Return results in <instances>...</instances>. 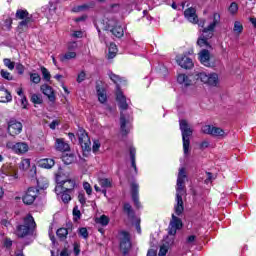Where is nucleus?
<instances>
[{
  "label": "nucleus",
  "instance_id": "obj_17",
  "mask_svg": "<svg viewBox=\"0 0 256 256\" xmlns=\"http://www.w3.org/2000/svg\"><path fill=\"white\" fill-rule=\"evenodd\" d=\"M73 189H75V180H65L62 185L55 188V191L56 193H59V190L71 192Z\"/></svg>",
  "mask_w": 256,
  "mask_h": 256
},
{
  "label": "nucleus",
  "instance_id": "obj_3",
  "mask_svg": "<svg viewBox=\"0 0 256 256\" xmlns=\"http://www.w3.org/2000/svg\"><path fill=\"white\" fill-rule=\"evenodd\" d=\"M185 179H187L185 168H180L176 184V205L174 206L175 214L178 217L183 214V211H185V207L183 206V195L186 193Z\"/></svg>",
  "mask_w": 256,
  "mask_h": 256
},
{
  "label": "nucleus",
  "instance_id": "obj_16",
  "mask_svg": "<svg viewBox=\"0 0 256 256\" xmlns=\"http://www.w3.org/2000/svg\"><path fill=\"white\" fill-rule=\"evenodd\" d=\"M175 243V238L174 237H169L167 236L166 239L164 240L163 245L160 247L159 250V256H165L167 255V251H169V248L171 245Z\"/></svg>",
  "mask_w": 256,
  "mask_h": 256
},
{
  "label": "nucleus",
  "instance_id": "obj_18",
  "mask_svg": "<svg viewBox=\"0 0 256 256\" xmlns=\"http://www.w3.org/2000/svg\"><path fill=\"white\" fill-rule=\"evenodd\" d=\"M55 149L56 151H60L61 153H65L67 151H70L71 147L67 142H65V139L63 138H56L55 140Z\"/></svg>",
  "mask_w": 256,
  "mask_h": 256
},
{
  "label": "nucleus",
  "instance_id": "obj_25",
  "mask_svg": "<svg viewBox=\"0 0 256 256\" xmlns=\"http://www.w3.org/2000/svg\"><path fill=\"white\" fill-rule=\"evenodd\" d=\"M69 231H71L70 228H59L56 231V235L60 239V241H65V239H67V236L69 235Z\"/></svg>",
  "mask_w": 256,
  "mask_h": 256
},
{
  "label": "nucleus",
  "instance_id": "obj_50",
  "mask_svg": "<svg viewBox=\"0 0 256 256\" xmlns=\"http://www.w3.org/2000/svg\"><path fill=\"white\" fill-rule=\"evenodd\" d=\"M85 77H86L85 71H81L78 74L77 83H83V81H85Z\"/></svg>",
  "mask_w": 256,
  "mask_h": 256
},
{
  "label": "nucleus",
  "instance_id": "obj_19",
  "mask_svg": "<svg viewBox=\"0 0 256 256\" xmlns=\"http://www.w3.org/2000/svg\"><path fill=\"white\" fill-rule=\"evenodd\" d=\"M177 63L182 69H192L193 67V60L187 56L178 57Z\"/></svg>",
  "mask_w": 256,
  "mask_h": 256
},
{
  "label": "nucleus",
  "instance_id": "obj_24",
  "mask_svg": "<svg viewBox=\"0 0 256 256\" xmlns=\"http://www.w3.org/2000/svg\"><path fill=\"white\" fill-rule=\"evenodd\" d=\"M98 183L102 189H111L113 187V180L110 178H99Z\"/></svg>",
  "mask_w": 256,
  "mask_h": 256
},
{
  "label": "nucleus",
  "instance_id": "obj_52",
  "mask_svg": "<svg viewBox=\"0 0 256 256\" xmlns=\"http://www.w3.org/2000/svg\"><path fill=\"white\" fill-rule=\"evenodd\" d=\"M3 245L6 247V249H9L13 245V241L9 238H5L3 241Z\"/></svg>",
  "mask_w": 256,
  "mask_h": 256
},
{
  "label": "nucleus",
  "instance_id": "obj_49",
  "mask_svg": "<svg viewBox=\"0 0 256 256\" xmlns=\"http://www.w3.org/2000/svg\"><path fill=\"white\" fill-rule=\"evenodd\" d=\"M100 147H101V143H99V140L94 141L93 146H92L93 153H97V151H99Z\"/></svg>",
  "mask_w": 256,
  "mask_h": 256
},
{
  "label": "nucleus",
  "instance_id": "obj_21",
  "mask_svg": "<svg viewBox=\"0 0 256 256\" xmlns=\"http://www.w3.org/2000/svg\"><path fill=\"white\" fill-rule=\"evenodd\" d=\"M40 89L43 95H46V97H48L49 101H55V92L53 91V88L51 86L43 84Z\"/></svg>",
  "mask_w": 256,
  "mask_h": 256
},
{
  "label": "nucleus",
  "instance_id": "obj_27",
  "mask_svg": "<svg viewBox=\"0 0 256 256\" xmlns=\"http://www.w3.org/2000/svg\"><path fill=\"white\" fill-rule=\"evenodd\" d=\"M177 81L178 83H180V85H185V87H189V85H191V80L189 79V76L185 74L178 75Z\"/></svg>",
  "mask_w": 256,
  "mask_h": 256
},
{
  "label": "nucleus",
  "instance_id": "obj_44",
  "mask_svg": "<svg viewBox=\"0 0 256 256\" xmlns=\"http://www.w3.org/2000/svg\"><path fill=\"white\" fill-rule=\"evenodd\" d=\"M78 235L80 237H83V239H88L89 238V231H87V228L82 227L78 231Z\"/></svg>",
  "mask_w": 256,
  "mask_h": 256
},
{
  "label": "nucleus",
  "instance_id": "obj_23",
  "mask_svg": "<svg viewBox=\"0 0 256 256\" xmlns=\"http://www.w3.org/2000/svg\"><path fill=\"white\" fill-rule=\"evenodd\" d=\"M123 211L126 213L128 219H135V211L133 210V207L129 203H124L123 205Z\"/></svg>",
  "mask_w": 256,
  "mask_h": 256
},
{
  "label": "nucleus",
  "instance_id": "obj_58",
  "mask_svg": "<svg viewBox=\"0 0 256 256\" xmlns=\"http://www.w3.org/2000/svg\"><path fill=\"white\" fill-rule=\"evenodd\" d=\"M2 175H5L6 177H13L14 179H17V173H7V172H2Z\"/></svg>",
  "mask_w": 256,
  "mask_h": 256
},
{
  "label": "nucleus",
  "instance_id": "obj_45",
  "mask_svg": "<svg viewBox=\"0 0 256 256\" xmlns=\"http://www.w3.org/2000/svg\"><path fill=\"white\" fill-rule=\"evenodd\" d=\"M92 7H95V2H90L89 4L78 6L77 11H85L87 9H91Z\"/></svg>",
  "mask_w": 256,
  "mask_h": 256
},
{
  "label": "nucleus",
  "instance_id": "obj_46",
  "mask_svg": "<svg viewBox=\"0 0 256 256\" xmlns=\"http://www.w3.org/2000/svg\"><path fill=\"white\" fill-rule=\"evenodd\" d=\"M1 77L7 81H13V75H11L7 70H1Z\"/></svg>",
  "mask_w": 256,
  "mask_h": 256
},
{
  "label": "nucleus",
  "instance_id": "obj_38",
  "mask_svg": "<svg viewBox=\"0 0 256 256\" xmlns=\"http://www.w3.org/2000/svg\"><path fill=\"white\" fill-rule=\"evenodd\" d=\"M31 101L34 103V105H41V103H43V98L40 94H32Z\"/></svg>",
  "mask_w": 256,
  "mask_h": 256
},
{
  "label": "nucleus",
  "instance_id": "obj_14",
  "mask_svg": "<svg viewBox=\"0 0 256 256\" xmlns=\"http://www.w3.org/2000/svg\"><path fill=\"white\" fill-rule=\"evenodd\" d=\"M203 133L206 135H212L213 137H224L225 131L219 127H215L212 125H205L202 128Z\"/></svg>",
  "mask_w": 256,
  "mask_h": 256
},
{
  "label": "nucleus",
  "instance_id": "obj_26",
  "mask_svg": "<svg viewBox=\"0 0 256 256\" xmlns=\"http://www.w3.org/2000/svg\"><path fill=\"white\" fill-rule=\"evenodd\" d=\"M40 167L43 169H51L55 165V160L51 158L42 159L39 162Z\"/></svg>",
  "mask_w": 256,
  "mask_h": 256
},
{
  "label": "nucleus",
  "instance_id": "obj_1",
  "mask_svg": "<svg viewBox=\"0 0 256 256\" xmlns=\"http://www.w3.org/2000/svg\"><path fill=\"white\" fill-rule=\"evenodd\" d=\"M221 23V15L219 13L213 14V21L208 25V27L202 30V35L197 40V45L199 47H204L199 53V60L202 65L205 67H211V54L209 50L213 49V46L209 43V39L213 37V33H215V27Z\"/></svg>",
  "mask_w": 256,
  "mask_h": 256
},
{
  "label": "nucleus",
  "instance_id": "obj_15",
  "mask_svg": "<svg viewBox=\"0 0 256 256\" xmlns=\"http://www.w3.org/2000/svg\"><path fill=\"white\" fill-rule=\"evenodd\" d=\"M131 195H132V201H134L135 207H137V209H140L141 202H139V184L135 182L131 184Z\"/></svg>",
  "mask_w": 256,
  "mask_h": 256
},
{
  "label": "nucleus",
  "instance_id": "obj_48",
  "mask_svg": "<svg viewBox=\"0 0 256 256\" xmlns=\"http://www.w3.org/2000/svg\"><path fill=\"white\" fill-rule=\"evenodd\" d=\"M83 187L87 195H91V193H93V189L91 188V184H89V182H84Z\"/></svg>",
  "mask_w": 256,
  "mask_h": 256
},
{
  "label": "nucleus",
  "instance_id": "obj_37",
  "mask_svg": "<svg viewBox=\"0 0 256 256\" xmlns=\"http://www.w3.org/2000/svg\"><path fill=\"white\" fill-rule=\"evenodd\" d=\"M62 161L65 165H71V163H73V161H75V156L73 154L70 155H64L62 157Z\"/></svg>",
  "mask_w": 256,
  "mask_h": 256
},
{
  "label": "nucleus",
  "instance_id": "obj_7",
  "mask_svg": "<svg viewBox=\"0 0 256 256\" xmlns=\"http://www.w3.org/2000/svg\"><path fill=\"white\" fill-rule=\"evenodd\" d=\"M77 135L83 153H89L91 151V139L89 138V134H87L85 129L79 128Z\"/></svg>",
  "mask_w": 256,
  "mask_h": 256
},
{
  "label": "nucleus",
  "instance_id": "obj_33",
  "mask_svg": "<svg viewBox=\"0 0 256 256\" xmlns=\"http://www.w3.org/2000/svg\"><path fill=\"white\" fill-rule=\"evenodd\" d=\"M59 193H62L61 199L63 201V203H69V201H71V194H69V191L66 190H59Z\"/></svg>",
  "mask_w": 256,
  "mask_h": 256
},
{
  "label": "nucleus",
  "instance_id": "obj_12",
  "mask_svg": "<svg viewBox=\"0 0 256 256\" xmlns=\"http://www.w3.org/2000/svg\"><path fill=\"white\" fill-rule=\"evenodd\" d=\"M23 131V124L20 121L12 118L8 121V133L12 137L19 135Z\"/></svg>",
  "mask_w": 256,
  "mask_h": 256
},
{
  "label": "nucleus",
  "instance_id": "obj_41",
  "mask_svg": "<svg viewBox=\"0 0 256 256\" xmlns=\"http://www.w3.org/2000/svg\"><path fill=\"white\" fill-rule=\"evenodd\" d=\"M30 81L35 83V85H38V83H41V76L38 73H31Z\"/></svg>",
  "mask_w": 256,
  "mask_h": 256
},
{
  "label": "nucleus",
  "instance_id": "obj_9",
  "mask_svg": "<svg viewBox=\"0 0 256 256\" xmlns=\"http://www.w3.org/2000/svg\"><path fill=\"white\" fill-rule=\"evenodd\" d=\"M198 79L210 87H217V85H219V75L215 73L207 74L205 72H201L198 74Z\"/></svg>",
  "mask_w": 256,
  "mask_h": 256
},
{
  "label": "nucleus",
  "instance_id": "obj_43",
  "mask_svg": "<svg viewBox=\"0 0 256 256\" xmlns=\"http://www.w3.org/2000/svg\"><path fill=\"white\" fill-rule=\"evenodd\" d=\"M31 165V161L29 159H24L21 161L20 163V169H22V171H27V169L30 167Z\"/></svg>",
  "mask_w": 256,
  "mask_h": 256
},
{
  "label": "nucleus",
  "instance_id": "obj_56",
  "mask_svg": "<svg viewBox=\"0 0 256 256\" xmlns=\"http://www.w3.org/2000/svg\"><path fill=\"white\" fill-rule=\"evenodd\" d=\"M37 183H38L39 189H47L49 187V183L47 182L42 185L41 181L38 180Z\"/></svg>",
  "mask_w": 256,
  "mask_h": 256
},
{
  "label": "nucleus",
  "instance_id": "obj_13",
  "mask_svg": "<svg viewBox=\"0 0 256 256\" xmlns=\"http://www.w3.org/2000/svg\"><path fill=\"white\" fill-rule=\"evenodd\" d=\"M37 195H39V189L30 187L23 196L22 201L25 205H33L35 199H37Z\"/></svg>",
  "mask_w": 256,
  "mask_h": 256
},
{
  "label": "nucleus",
  "instance_id": "obj_6",
  "mask_svg": "<svg viewBox=\"0 0 256 256\" xmlns=\"http://www.w3.org/2000/svg\"><path fill=\"white\" fill-rule=\"evenodd\" d=\"M35 227H37V224L35 223V219L33 218V216L28 214L24 218V224L17 226L16 235L18 237H27V235H29L30 231H33V229H35Z\"/></svg>",
  "mask_w": 256,
  "mask_h": 256
},
{
  "label": "nucleus",
  "instance_id": "obj_31",
  "mask_svg": "<svg viewBox=\"0 0 256 256\" xmlns=\"http://www.w3.org/2000/svg\"><path fill=\"white\" fill-rule=\"evenodd\" d=\"M98 100L101 103H105L107 101V94L103 88H97Z\"/></svg>",
  "mask_w": 256,
  "mask_h": 256
},
{
  "label": "nucleus",
  "instance_id": "obj_51",
  "mask_svg": "<svg viewBox=\"0 0 256 256\" xmlns=\"http://www.w3.org/2000/svg\"><path fill=\"white\" fill-rule=\"evenodd\" d=\"M16 71L19 75H23V73H25V66H23V64H17Z\"/></svg>",
  "mask_w": 256,
  "mask_h": 256
},
{
  "label": "nucleus",
  "instance_id": "obj_40",
  "mask_svg": "<svg viewBox=\"0 0 256 256\" xmlns=\"http://www.w3.org/2000/svg\"><path fill=\"white\" fill-rule=\"evenodd\" d=\"M3 63L5 67H7L10 71H13L15 69V62L11 61L9 58H4Z\"/></svg>",
  "mask_w": 256,
  "mask_h": 256
},
{
  "label": "nucleus",
  "instance_id": "obj_4",
  "mask_svg": "<svg viewBox=\"0 0 256 256\" xmlns=\"http://www.w3.org/2000/svg\"><path fill=\"white\" fill-rule=\"evenodd\" d=\"M180 131L182 133L183 141V151L184 155H189V147L191 145V136L193 135V130L189 127L187 120H180Z\"/></svg>",
  "mask_w": 256,
  "mask_h": 256
},
{
  "label": "nucleus",
  "instance_id": "obj_28",
  "mask_svg": "<svg viewBox=\"0 0 256 256\" xmlns=\"http://www.w3.org/2000/svg\"><path fill=\"white\" fill-rule=\"evenodd\" d=\"M77 57V53L75 52H66L65 54L60 55V61L65 63L67 61H71V59H75Z\"/></svg>",
  "mask_w": 256,
  "mask_h": 256
},
{
  "label": "nucleus",
  "instance_id": "obj_63",
  "mask_svg": "<svg viewBox=\"0 0 256 256\" xmlns=\"http://www.w3.org/2000/svg\"><path fill=\"white\" fill-rule=\"evenodd\" d=\"M147 256H157V253H155L153 250H149Z\"/></svg>",
  "mask_w": 256,
  "mask_h": 256
},
{
  "label": "nucleus",
  "instance_id": "obj_61",
  "mask_svg": "<svg viewBox=\"0 0 256 256\" xmlns=\"http://www.w3.org/2000/svg\"><path fill=\"white\" fill-rule=\"evenodd\" d=\"M60 256H69V250H67V248H64V249L60 252Z\"/></svg>",
  "mask_w": 256,
  "mask_h": 256
},
{
  "label": "nucleus",
  "instance_id": "obj_53",
  "mask_svg": "<svg viewBox=\"0 0 256 256\" xmlns=\"http://www.w3.org/2000/svg\"><path fill=\"white\" fill-rule=\"evenodd\" d=\"M78 200L81 203V205H85V203H87V200L85 198V194L84 193H80L78 195Z\"/></svg>",
  "mask_w": 256,
  "mask_h": 256
},
{
  "label": "nucleus",
  "instance_id": "obj_59",
  "mask_svg": "<svg viewBox=\"0 0 256 256\" xmlns=\"http://www.w3.org/2000/svg\"><path fill=\"white\" fill-rule=\"evenodd\" d=\"M74 37H77L78 39H81L83 37V32L81 31H75L73 34Z\"/></svg>",
  "mask_w": 256,
  "mask_h": 256
},
{
  "label": "nucleus",
  "instance_id": "obj_39",
  "mask_svg": "<svg viewBox=\"0 0 256 256\" xmlns=\"http://www.w3.org/2000/svg\"><path fill=\"white\" fill-rule=\"evenodd\" d=\"M116 54H117V45L110 44L108 59H113Z\"/></svg>",
  "mask_w": 256,
  "mask_h": 256
},
{
  "label": "nucleus",
  "instance_id": "obj_55",
  "mask_svg": "<svg viewBox=\"0 0 256 256\" xmlns=\"http://www.w3.org/2000/svg\"><path fill=\"white\" fill-rule=\"evenodd\" d=\"M137 233L141 234V220H137L135 223Z\"/></svg>",
  "mask_w": 256,
  "mask_h": 256
},
{
  "label": "nucleus",
  "instance_id": "obj_36",
  "mask_svg": "<svg viewBox=\"0 0 256 256\" xmlns=\"http://www.w3.org/2000/svg\"><path fill=\"white\" fill-rule=\"evenodd\" d=\"M41 73L44 81H51V73L47 68H45V66L41 67Z\"/></svg>",
  "mask_w": 256,
  "mask_h": 256
},
{
  "label": "nucleus",
  "instance_id": "obj_47",
  "mask_svg": "<svg viewBox=\"0 0 256 256\" xmlns=\"http://www.w3.org/2000/svg\"><path fill=\"white\" fill-rule=\"evenodd\" d=\"M229 11L232 15H235V13H237V11H239V6L237 5V3L232 2L229 7Z\"/></svg>",
  "mask_w": 256,
  "mask_h": 256
},
{
  "label": "nucleus",
  "instance_id": "obj_30",
  "mask_svg": "<svg viewBox=\"0 0 256 256\" xmlns=\"http://www.w3.org/2000/svg\"><path fill=\"white\" fill-rule=\"evenodd\" d=\"M109 78L111 79V81H113V83H115V85L117 86V89H119V83L123 82V78H121V76L113 72L109 73Z\"/></svg>",
  "mask_w": 256,
  "mask_h": 256
},
{
  "label": "nucleus",
  "instance_id": "obj_34",
  "mask_svg": "<svg viewBox=\"0 0 256 256\" xmlns=\"http://www.w3.org/2000/svg\"><path fill=\"white\" fill-rule=\"evenodd\" d=\"M233 31L236 35H241V33H243V24L239 21H235Z\"/></svg>",
  "mask_w": 256,
  "mask_h": 256
},
{
  "label": "nucleus",
  "instance_id": "obj_5",
  "mask_svg": "<svg viewBox=\"0 0 256 256\" xmlns=\"http://www.w3.org/2000/svg\"><path fill=\"white\" fill-rule=\"evenodd\" d=\"M103 29L104 31L111 32L112 35H114V37H117L118 39H121V37L125 35L123 27L119 25V22L115 18L103 20Z\"/></svg>",
  "mask_w": 256,
  "mask_h": 256
},
{
  "label": "nucleus",
  "instance_id": "obj_32",
  "mask_svg": "<svg viewBox=\"0 0 256 256\" xmlns=\"http://www.w3.org/2000/svg\"><path fill=\"white\" fill-rule=\"evenodd\" d=\"M27 17H32L31 15L29 16V12L27 10L18 9L16 11V19H27Z\"/></svg>",
  "mask_w": 256,
  "mask_h": 256
},
{
  "label": "nucleus",
  "instance_id": "obj_22",
  "mask_svg": "<svg viewBox=\"0 0 256 256\" xmlns=\"http://www.w3.org/2000/svg\"><path fill=\"white\" fill-rule=\"evenodd\" d=\"M184 17H186L190 23H198V21H199V18H197L195 8L186 9L184 11Z\"/></svg>",
  "mask_w": 256,
  "mask_h": 256
},
{
  "label": "nucleus",
  "instance_id": "obj_29",
  "mask_svg": "<svg viewBox=\"0 0 256 256\" xmlns=\"http://www.w3.org/2000/svg\"><path fill=\"white\" fill-rule=\"evenodd\" d=\"M137 151L135 150L134 147H130V159H131V165L135 171V173H137V163L135 162V155H136Z\"/></svg>",
  "mask_w": 256,
  "mask_h": 256
},
{
  "label": "nucleus",
  "instance_id": "obj_35",
  "mask_svg": "<svg viewBox=\"0 0 256 256\" xmlns=\"http://www.w3.org/2000/svg\"><path fill=\"white\" fill-rule=\"evenodd\" d=\"M96 223H99L103 227H106V225H109V217H107L106 215H102L96 219Z\"/></svg>",
  "mask_w": 256,
  "mask_h": 256
},
{
  "label": "nucleus",
  "instance_id": "obj_8",
  "mask_svg": "<svg viewBox=\"0 0 256 256\" xmlns=\"http://www.w3.org/2000/svg\"><path fill=\"white\" fill-rule=\"evenodd\" d=\"M180 229H183V221L181 218L175 216V214H172V219L168 226L169 237H173L175 239V235H177V231H180Z\"/></svg>",
  "mask_w": 256,
  "mask_h": 256
},
{
  "label": "nucleus",
  "instance_id": "obj_11",
  "mask_svg": "<svg viewBox=\"0 0 256 256\" xmlns=\"http://www.w3.org/2000/svg\"><path fill=\"white\" fill-rule=\"evenodd\" d=\"M120 236V251H122L124 255H127L131 249V236L129 232L125 231H122Z\"/></svg>",
  "mask_w": 256,
  "mask_h": 256
},
{
  "label": "nucleus",
  "instance_id": "obj_2",
  "mask_svg": "<svg viewBox=\"0 0 256 256\" xmlns=\"http://www.w3.org/2000/svg\"><path fill=\"white\" fill-rule=\"evenodd\" d=\"M116 101L120 109V131L122 135H127L131 131L133 110L129 108V103H127V97L123 95V92L118 91L116 93Z\"/></svg>",
  "mask_w": 256,
  "mask_h": 256
},
{
  "label": "nucleus",
  "instance_id": "obj_64",
  "mask_svg": "<svg viewBox=\"0 0 256 256\" xmlns=\"http://www.w3.org/2000/svg\"><path fill=\"white\" fill-rule=\"evenodd\" d=\"M250 21H251L252 25H253V26L255 27V29H256V18H251Z\"/></svg>",
  "mask_w": 256,
  "mask_h": 256
},
{
  "label": "nucleus",
  "instance_id": "obj_62",
  "mask_svg": "<svg viewBox=\"0 0 256 256\" xmlns=\"http://www.w3.org/2000/svg\"><path fill=\"white\" fill-rule=\"evenodd\" d=\"M196 239V236L195 235H191L187 238V243H193Z\"/></svg>",
  "mask_w": 256,
  "mask_h": 256
},
{
  "label": "nucleus",
  "instance_id": "obj_20",
  "mask_svg": "<svg viewBox=\"0 0 256 256\" xmlns=\"http://www.w3.org/2000/svg\"><path fill=\"white\" fill-rule=\"evenodd\" d=\"M13 101V96H11V92L4 88V86H0V103H10Z\"/></svg>",
  "mask_w": 256,
  "mask_h": 256
},
{
  "label": "nucleus",
  "instance_id": "obj_60",
  "mask_svg": "<svg viewBox=\"0 0 256 256\" xmlns=\"http://www.w3.org/2000/svg\"><path fill=\"white\" fill-rule=\"evenodd\" d=\"M207 147H209V143L207 141H203L200 144V149H207Z\"/></svg>",
  "mask_w": 256,
  "mask_h": 256
},
{
  "label": "nucleus",
  "instance_id": "obj_54",
  "mask_svg": "<svg viewBox=\"0 0 256 256\" xmlns=\"http://www.w3.org/2000/svg\"><path fill=\"white\" fill-rule=\"evenodd\" d=\"M73 215H74V217L81 219V211L79 210V208H77V207L73 208Z\"/></svg>",
  "mask_w": 256,
  "mask_h": 256
},
{
  "label": "nucleus",
  "instance_id": "obj_10",
  "mask_svg": "<svg viewBox=\"0 0 256 256\" xmlns=\"http://www.w3.org/2000/svg\"><path fill=\"white\" fill-rule=\"evenodd\" d=\"M6 147L8 149H11V151H14V153H17L18 155H23L24 153H27V151H29V144H27V142H7Z\"/></svg>",
  "mask_w": 256,
  "mask_h": 256
},
{
  "label": "nucleus",
  "instance_id": "obj_42",
  "mask_svg": "<svg viewBox=\"0 0 256 256\" xmlns=\"http://www.w3.org/2000/svg\"><path fill=\"white\" fill-rule=\"evenodd\" d=\"M31 17H27L22 19L21 22H19L18 24V29H21L23 31V27H27L29 25V23H31Z\"/></svg>",
  "mask_w": 256,
  "mask_h": 256
},
{
  "label": "nucleus",
  "instance_id": "obj_57",
  "mask_svg": "<svg viewBox=\"0 0 256 256\" xmlns=\"http://www.w3.org/2000/svg\"><path fill=\"white\" fill-rule=\"evenodd\" d=\"M57 125H59V121L58 120H53L50 123L49 127H50V129H55L57 127Z\"/></svg>",
  "mask_w": 256,
  "mask_h": 256
}]
</instances>
